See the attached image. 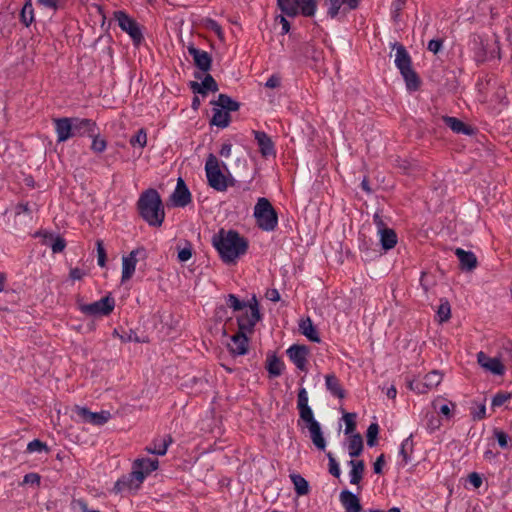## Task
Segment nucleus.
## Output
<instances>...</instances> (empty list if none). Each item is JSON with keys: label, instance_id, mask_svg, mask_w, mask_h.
Returning <instances> with one entry per match:
<instances>
[{"label": "nucleus", "instance_id": "obj_1", "mask_svg": "<svg viewBox=\"0 0 512 512\" xmlns=\"http://www.w3.org/2000/svg\"><path fill=\"white\" fill-rule=\"evenodd\" d=\"M213 245L225 263L234 262L239 256L245 254L248 243L236 231L221 229L213 236Z\"/></svg>", "mask_w": 512, "mask_h": 512}, {"label": "nucleus", "instance_id": "obj_2", "mask_svg": "<svg viewBox=\"0 0 512 512\" xmlns=\"http://www.w3.org/2000/svg\"><path fill=\"white\" fill-rule=\"evenodd\" d=\"M138 210L141 217L150 226H161L165 219V210L157 190L147 189L139 197Z\"/></svg>", "mask_w": 512, "mask_h": 512}, {"label": "nucleus", "instance_id": "obj_3", "mask_svg": "<svg viewBox=\"0 0 512 512\" xmlns=\"http://www.w3.org/2000/svg\"><path fill=\"white\" fill-rule=\"evenodd\" d=\"M158 460L151 458H139L133 462L132 472L128 477L119 479L114 485L115 493L137 489L144 479L158 468Z\"/></svg>", "mask_w": 512, "mask_h": 512}, {"label": "nucleus", "instance_id": "obj_4", "mask_svg": "<svg viewBox=\"0 0 512 512\" xmlns=\"http://www.w3.org/2000/svg\"><path fill=\"white\" fill-rule=\"evenodd\" d=\"M253 216L257 226L263 231H273L278 225V215L270 201L260 197L254 207Z\"/></svg>", "mask_w": 512, "mask_h": 512}, {"label": "nucleus", "instance_id": "obj_5", "mask_svg": "<svg viewBox=\"0 0 512 512\" xmlns=\"http://www.w3.org/2000/svg\"><path fill=\"white\" fill-rule=\"evenodd\" d=\"M394 48L396 49L395 65L400 70V73L405 80L407 89L410 91L417 90L419 88L420 81L417 74L411 67V58L408 52L401 44H395Z\"/></svg>", "mask_w": 512, "mask_h": 512}, {"label": "nucleus", "instance_id": "obj_6", "mask_svg": "<svg viewBox=\"0 0 512 512\" xmlns=\"http://www.w3.org/2000/svg\"><path fill=\"white\" fill-rule=\"evenodd\" d=\"M281 11L288 17H312L317 10L316 0H278Z\"/></svg>", "mask_w": 512, "mask_h": 512}, {"label": "nucleus", "instance_id": "obj_7", "mask_svg": "<svg viewBox=\"0 0 512 512\" xmlns=\"http://www.w3.org/2000/svg\"><path fill=\"white\" fill-rule=\"evenodd\" d=\"M205 171L208 184L217 191H225L228 188V179L220 169L217 157L210 154L205 163Z\"/></svg>", "mask_w": 512, "mask_h": 512}, {"label": "nucleus", "instance_id": "obj_8", "mask_svg": "<svg viewBox=\"0 0 512 512\" xmlns=\"http://www.w3.org/2000/svg\"><path fill=\"white\" fill-rule=\"evenodd\" d=\"M242 311L244 312L238 317L239 330L245 333H250L253 331L256 323L260 320V313L256 299L253 298Z\"/></svg>", "mask_w": 512, "mask_h": 512}, {"label": "nucleus", "instance_id": "obj_9", "mask_svg": "<svg viewBox=\"0 0 512 512\" xmlns=\"http://www.w3.org/2000/svg\"><path fill=\"white\" fill-rule=\"evenodd\" d=\"M115 19L119 27L126 32L133 42L138 45L143 40V34L138 23L123 11L115 12Z\"/></svg>", "mask_w": 512, "mask_h": 512}, {"label": "nucleus", "instance_id": "obj_10", "mask_svg": "<svg viewBox=\"0 0 512 512\" xmlns=\"http://www.w3.org/2000/svg\"><path fill=\"white\" fill-rule=\"evenodd\" d=\"M115 306V301L113 298L106 296L101 298L100 300L90 303V304H81L80 310L82 313L86 315L96 316H106L109 315Z\"/></svg>", "mask_w": 512, "mask_h": 512}, {"label": "nucleus", "instance_id": "obj_11", "mask_svg": "<svg viewBox=\"0 0 512 512\" xmlns=\"http://www.w3.org/2000/svg\"><path fill=\"white\" fill-rule=\"evenodd\" d=\"M442 379L443 375L439 371L433 370L426 374L422 381H411L409 388L419 394H424L436 388L441 383Z\"/></svg>", "mask_w": 512, "mask_h": 512}, {"label": "nucleus", "instance_id": "obj_12", "mask_svg": "<svg viewBox=\"0 0 512 512\" xmlns=\"http://www.w3.org/2000/svg\"><path fill=\"white\" fill-rule=\"evenodd\" d=\"M145 255V249L143 247H139L132 250L128 255L122 257V282H126L132 278L138 262L137 257H145Z\"/></svg>", "mask_w": 512, "mask_h": 512}, {"label": "nucleus", "instance_id": "obj_13", "mask_svg": "<svg viewBox=\"0 0 512 512\" xmlns=\"http://www.w3.org/2000/svg\"><path fill=\"white\" fill-rule=\"evenodd\" d=\"M286 353L299 370L307 371L309 349L306 346L294 344L287 349Z\"/></svg>", "mask_w": 512, "mask_h": 512}, {"label": "nucleus", "instance_id": "obj_14", "mask_svg": "<svg viewBox=\"0 0 512 512\" xmlns=\"http://www.w3.org/2000/svg\"><path fill=\"white\" fill-rule=\"evenodd\" d=\"M75 411L85 422L93 425H103L111 416L108 411L91 412L87 408L79 406L76 407Z\"/></svg>", "mask_w": 512, "mask_h": 512}, {"label": "nucleus", "instance_id": "obj_15", "mask_svg": "<svg viewBox=\"0 0 512 512\" xmlns=\"http://www.w3.org/2000/svg\"><path fill=\"white\" fill-rule=\"evenodd\" d=\"M171 201L176 207H185L191 202V193L182 178L177 180L176 188L171 195Z\"/></svg>", "mask_w": 512, "mask_h": 512}, {"label": "nucleus", "instance_id": "obj_16", "mask_svg": "<svg viewBox=\"0 0 512 512\" xmlns=\"http://www.w3.org/2000/svg\"><path fill=\"white\" fill-rule=\"evenodd\" d=\"M303 421L307 423L310 438L315 447L319 450H325L326 441L323 437L319 422L315 420L314 416H312L311 418L304 419Z\"/></svg>", "mask_w": 512, "mask_h": 512}, {"label": "nucleus", "instance_id": "obj_17", "mask_svg": "<svg viewBox=\"0 0 512 512\" xmlns=\"http://www.w3.org/2000/svg\"><path fill=\"white\" fill-rule=\"evenodd\" d=\"M54 125L58 142H65L74 137L71 118L64 117L54 119Z\"/></svg>", "mask_w": 512, "mask_h": 512}, {"label": "nucleus", "instance_id": "obj_18", "mask_svg": "<svg viewBox=\"0 0 512 512\" xmlns=\"http://www.w3.org/2000/svg\"><path fill=\"white\" fill-rule=\"evenodd\" d=\"M477 360L481 367L495 375H502L504 373V366L498 358H491L484 352H479Z\"/></svg>", "mask_w": 512, "mask_h": 512}, {"label": "nucleus", "instance_id": "obj_19", "mask_svg": "<svg viewBox=\"0 0 512 512\" xmlns=\"http://www.w3.org/2000/svg\"><path fill=\"white\" fill-rule=\"evenodd\" d=\"M188 52L193 57L195 65L201 71L207 72L210 70L212 59L206 51L197 49L191 45L188 47Z\"/></svg>", "mask_w": 512, "mask_h": 512}, {"label": "nucleus", "instance_id": "obj_20", "mask_svg": "<svg viewBox=\"0 0 512 512\" xmlns=\"http://www.w3.org/2000/svg\"><path fill=\"white\" fill-rule=\"evenodd\" d=\"M74 136H93L96 130V123L90 119L71 118Z\"/></svg>", "mask_w": 512, "mask_h": 512}, {"label": "nucleus", "instance_id": "obj_21", "mask_svg": "<svg viewBox=\"0 0 512 512\" xmlns=\"http://www.w3.org/2000/svg\"><path fill=\"white\" fill-rule=\"evenodd\" d=\"M229 350L234 355H244L248 351V338L245 332L239 330L232 336L231 343L228 345Z\"/></svg>", "mask_w": 512, "mask_h": 512}, {"label": "nucleus", "instance_id": "obj_22", "mask_svg": "<svg viewBox=\"0 0 512 512\" xmlns=\"http://www.w3.org/2000/svg\"><path fill=\"white\" fill-rule=\"evenodd\" d=\"M325 5L328 7V15L334 18L338 15L342 6L344 11L357 8L358 0H325Z\"/></svg>", "mask_w": 512, "mask_h": 512}, {"label": "nucleus", "instance_id": "obj_23", "mask_svg": "<svg viewBox=\"0 0 512 512\" xmlns=\"http://www.w3.org/2000/svg\"><path fill=\"white\" fill-rule=\"evenodd\" d=\"M455 255L460 261L461 269L471 271L477 267V258L473 252L457 248L455 250Z\"/></svg>", "mask_w": 512, "mask_h": 512}, {"label": "nucleus", "instance_id": "obj_24", "mask_svg": "<svg viewBox=\"0 0 512 512\" xmlns=\"http://www.w3.org/2000/svg\"><path fill=\"white\" fill-rule=\"evenodd\" d=\"M172 443V438L169 435L157 437L153 440L152 444L145 448L148 453L163 456L166 454L169 445Z\"/></svg>", "mask_w": 512, "mask_h": 512}, {"label": "nucleus", "instance_id": "obj_25", "mask_svg": "<svg viewBox=\"0 0 512 512\" xmlns=\"http://www.w3.org/2000/svg\"><path fill=\"white\" fill-rule=\"evenodd\" d=\"M340 502L343 505L345 512H360L361 504L356 495L348 490L340 493Z\"/></svg>", "mask_w": 512, "mask_h": 512}, {"label": "nucleus", "instance_id": "obj_26", "mask_svg": "<svg viewBox=\"0 0 512 512\" xmlns=\"http://www.w3.org/2000/svg\"><path fill=\"white\" fill-rule=\"evenodd\" d=\"M191 89L195 93L205 95L208 91L216 92L218 90V85L214 78L211 75L207 74L202 80V82H192Z\"/></svg>", "mask_w": 512, "mask_h": 512}, {"label": "nucleus", "instance_id": "obj_27", "mask_svg": "<svg viewBox=\"0 0 512 512\" xmlns=\"http://www.w3.org/2000/svg\"><path fill=\"white\" fill-rule=\"evenodd\" d=\"M308 400V393L306 389L301 388L298 392L297 408L299 410V415L302 420L314 416L313 411L308 404Z\"/></svg>", "mask_w": 512, "mask_h": 512}, {"label": "nucleus", "instance_id": "obj_28", "mask_svg": "<svg viewBox=\"0 0 512 512\" xmlns=\"http://www.w3.org/2000/svg\"><path fill=\"white\" fill-rule=\"evenodd\" d=\"M254 134L261 154L263 156L274 154V145L271 138L265 132L255 131Z\"/></svg>", "mask_w": 512, "mask_h": 512}, {"label": "nucleus", "instance_id": "obj_29", "mask_svg": "<svg viewBox=\"0 0 512 512\" xmlns=\"http://www.w3.org/2000/svg\"><path fill=\"white\" fill-rule=\"evenodd\" d=\"M299 330L300 332L307 337L312 342H320V337L318 335V332L313 325L312 320L308 317L306 319H302L299 323Z\"/></svg>", "mask_w": 512, "mask_h": 512}, {"label": "nucleus", "instance_id": "obj_30", "mask_svg": "<svg viewBox=\"0 0 512 512\" xmlns=\"http://www.w3.org/2000/svg\"><path fill=\"white\" fill-rule=\"evenodd\" d=\"M326 389L335 397L342 399L345 397V391L342 388L338 378L334 374L325 376Z\"/></svg>", "mask_w": 512, "mask_h": 512}, {"label": "nucleus", "instance_id": "obj_31", "mask_svg": "<svg viewBox=\"0 0 512 512\" xmlns=\"http://www.w3.org/2000/svg\"><path fill=\"white\" fill-rule=\"evenodd\" d=\"M442 120L455 133L472 134V129L455 117L443 116Z\"/></svg>", "mask_w": 512, "mask_h": 512}, {"label": "nucleus", "instance_id": "obj_32", "mask_svg": "<svg viewBox=\"0 0 512 512\" xmlns=\"http://www.w3.org/2000/svg\"><path fill=\"white\" fill-rule=\"evenodd\" d=\"M380 242L384 250L392 249L397 243V235L394 230L389 228H380Z\"/></svg>", "mask_w": 512, "mask_h": 512}, {"label": "nucleus", "instance_id": "obj_33", "mask_svg": "<svg viewBox=\"0 0 512 512\" xmlns=\"http://www.w3.org/2000/svg\"><path fill=\"white\" fill-rule=\"evenodd\" d=\"M211 125H215L220 128H225L230 123V114L229 112L214 106L213 108V116L210 121Z\"/></svg>", "mask_w": 512, "mask_h": 512}, {"label": "nucleus", "instance_id": "obj_34", "mask_svg": "<svg viewBox=\"0 0 512 512\" xmlns=\"http://www.w3.org/2000/svg\"><path fill=\"white\" fill-rule=\"evenodd\" d=\"M349 465L351 466V471L349 473L350 483L357 485L362 480V477H363V473H364V469H365L364 462L362 460H360V461L351 460V461H349Z\"/></svg>", "mask_w": 512, "mask_h": 512}, {"label": "nucleus", "instance_id": "obj_35", "mask_svg": "<svg viewBox=\"0 0 512 512\" xmlns=\"http://www.w3.org/2000/svg\"><path fill=\"white\" fill-rule=\"evenodd\" d=\"M227 112L237 111L239 109V103L234 101L231 97L226 94H220L218 99L212 103Z\"/></svg>", "mask_w": 512, "mask_h": 512}, {"label": "nucleus", "instance_id": "obj_36", "mask_svg": "<svg viewBox=\"0 0 512 512\" xmlns=\"http://www.w3.org/2000/svg\"><path fill=\"white\" fill-rule=\"evenodd\" d=\"M266 368L272 377H278L282 374L284 363L275 355H270L267 358Z\"/></svg>", "mask_w": 512, "mask_h": 512}, {"label": "nucleus", "instance_id": "obj_37", "mask_svg": "<svg viewBox=\"0 0 512 512\" xmlns=\"http://www.w3.org/2000/svg\"><path fill=\"white\" fill-rule=\"evenodd\" d=\"M363 450V440L360 434L352 435L348 440V452L351 457H357Z\"/></svg>", "mask_w": 512, "mask_h": 512}, {"label": "nucleus", "instance_id": "obj_38", "mask_svg": "<svg viewBox=\"0 0 512 512\" xmlns=\"http://www.w3.org/2000/svg\"><path fill=\"white\" fill-rule=\"evenodd\" d=\"M290 479L297 495L303 496L309 493V484L300 474L293 473L290 475Z\"/></svg>", "mask_w": 512, "mask_h": 512}, {"label": "nucleus", "instance_id": "obj_39", "mask_svg": "<svg viewBox=\"0 0 512 512\" xmlns=\"http://www.w3.org/2000/svg\"><path fill=\"white\" fill-rule=\"evenodd\" d=\"M20 17H21L22 22L26 26H29L33 22L34 10H33V6H32V0L26 1V3L24 4V6L21 10Z\"/></svg>", "mask_w": 512, "mask_h": 512}, {"label": "nucleus", "instance_id": "obj_40", "mask_svg": "<svg viewBox=\"0 0 512 512\" xmlns=\"http://www.w3.org/2000/svg\"><path fill=\"white\" fill-rule=\"evenodd\" d=\"M451 316V307L447 300L441 301L438 310L437 317L440 323L446 322Z\"/></svg>", "mask_w": 512, "mask_h": 512}, {"label": "nucleus", "instance_id": "obj_41", "mask_svg": "<svg viewBox=\"0 0 512 512\" xmlns=\"http://www.w3.org/2000/svg\"><path fill=\"white\" fill-rule=\"evenodd\" d=\"M441 400L440 398H437L435 399L433 402H432V406L435 410H439V412L441 414H443L444 416H446L447 418L451 417V407H455V404L454 403H451V402H444V403H440Z\"/></svg>", "mask_w": 512, "mask_h": 512}, {"label": "nucleus", "instance_id": "obj_42", "mask_svg": "<svg viewBox=\"0 0 512 512\" xmlns=\"http://www.w3.org/2000/svg\"><path fill=\"white\" fill-rule=\"evenodd\" d=\"M27 452L28 453H48L49 448L46 443L40 441L39 439H34L27 445Z\"/></svg>", "mask_w": 512, "mask_h": 512}, {"label": "nucleus", "instance_id": "obj_43", "mask_svg": "<svg viewBox=\"0 0 512 512\" xmlns=\"http://www.w3.org/2000/svg\"><path fill=\"white\" fill-rule=\"evenodd\" d=\"M413 442L411 439V436L407 437L403 442L401 443L399 455L402 457L404 464H406L409 461V455L412 451Z\"/></svg>", "mask_w": 512, "mask_h": 512}, {"label": "nucleus", "instance_id": "obj_44", "mask_svg": "<svg viewBox=\"0 0 512 512\" xmlns=\"http://www.w3.org/2000/svg\"><path fill=\"white\" fill-rule=\"evenodd\" d=\"M130 144L135 147L139 146L140 148H144L147 144V134L143 129L137 131V133L131 137Z\"/></svg>", "mask_w": 512, "mask_h": 512}, {"label": "nucleus", "instance_id": "obj_45", "mask_svg": "<svg viewBox=\"0 0 512 512\" xmlns=\"http://www.w3.org/2000/svg\"><path fill=\"white\" fill-rule=\"evenodd\" d=\"M379 433V426L377 423H372L367 429V445L373 447L376 444L377 435Z\"/></svg>", "mask_w": 512, "mask_h": 512}, {"label": "nucleus", "instance_id": "obj_46", "mask_svg": "<svg viewBox=\"0 0 512 512\" xmlns=\"http://www.w3.org/2000/svg\"><path fill=\"white\" fill-rule=\"evenodd\" d=\"M227 304L235 311H242L248 303L241 302L235 295L230 294L227 299Z\"/></svg>", "mask_w": 512, "mask_h": 512}, {"label": "nucleus", "instance_id": "obj_47", "mask_svg": "<svg viewBox=\"0 0 512 512\" xmlns=\"http://www.w3.org/2000/svg\"><path fill=\"white\" fill-rule=\"evenodd\" d=\"M92 137H93V141H92L91 149L96 153L103 152L107 146L105 139L99 138L95 134Z\"/></svg>", "mask_w": 512, "mask_h": 512}, {"label": "nucleus", "instance_id": "obj_48", "mask_svg": "<svg viewBox=\"0 0 512 512\" xmlns=\"http://www.w3.org/2000/svg\"><path fill=\"white\" fill-rule=\"evenodd\" d=\"M327 457L329 460V472L336 478H338L341 474L339 464L337 463L336 459L332 455L331 452L327 453Z\"/></svg>", "mask_w": 512, "mask_h": 512}, {"label": "nucleus", "instance_id": "obj_49", "mask_svg": "<svg viewBox=\"0 0 512 512\" xmlns=\"http://www.w3.org/2000/svg\"><path fill=\"white\" fill-rule=\"evenodd\" d=\"M97 246V263L99 266L104 267L106 264V251L101 240L96 242Z\"/></svg>", "mask_w": 512, "mask_h": 512}, {"label": "nucleus", "instance_id": "obj_50", "mask_svg": "<svg viewBox=\"0 0 512 512\" xmlns=\"http://www.w3.org/2000/svg\"><path fill=\"white\" fill-rule=\"evenodd\" d=\"M511 398L510 393H497L492 399V407H500Z\"/></svg>", "mask_w": 512, "mask_h": 512}, {"label": "nucleus", "instance_id": "obj_51", "mask_svg": "<svg viewBox=\"0 0 512 512\" xmlns=\"http://www.w3.org/2000/svg\"><path fill=\"white\" fill-rule=\"evenodd\" d=\"M354 417H355V414H351V413H347L343 417L345 424H346V427H345L346 434L352 433L355 429Z\"/></svg>", "mask_w": 512, "mask_h": 512}, {"label": "nucleus", "instance_id": "obj_52", "mask_svg": "<svg viewBox=\"0 0 512 512\" xmlns=\"http://www.w3.org/2000/svg\"><path fill=\"white\" fill-rule=\"evenodd\" d=\"M65 246V240L61 237H56L55 239H53L51 249L54 253H60L64 250Z\"/></svg>", "mask_w": 512, "mask_h": 512}, {"label": "nucleus", "instance_id": "obj_53", "mask_svg": "<svg viewBox=\"0 0 512 512\" xmlns=\"http://www.w3.org/2000/svg\"><path fill=\"white\" fill-rule=\"evenodd\" d=\"M494 435L500 447L506 448L508 446V436L505 432L501 430H495Z\"/></svg>", "mask_w": 512, "mask_h": 512}, {"label": "nucleus", "instance_id": "obj_54", "mask_svg": "<svg viewBox=\"0 0 512 512\" xmlns=\"http://www.w3.org/2000/svg\"><path fill=\"white\" fill-rule=\"evenodd\" d=\"M192 257L191 247H184L178 252V260L180 262H186Z\"/></svg>", "mask_w": 512, "mask_h": 512}, {"label": "nucleus", "instance_id": "obj_55", "mask_svg": "<svg viewBox=\"0 0 512 512\" xmlns=\"http://www.w3.org/2000/svg\"><path fill=\"white\" fill-rule=\"evenodd\" d=\"M442 48V41L439 39H432L429 41L427 49L434 54L438 53Z\"/></svg>", "mask_w": 512, "mask_h": 512}, {"label": "nucleus", "instance_id": "obj_56", "mask_svg": "<svg viewBox=\"0 0 512 512\" xmlns=\"http://www.w3.org/2000/svg\"><path fill=\"white\" fill-rule=\"evenodd\" d=\"M24 484H36L40 483V476L37 473H29L24 476L23 479Z\"/></svg>", "mask_w": 512, "mask_h": 512}, {"label": "nucleus", "instance_id": "obj_57", "mask_svg": "<svg viewBox=\"0 0 512 512\" xmlns=\"http://www.w3.org/2000/svg\"><path fill=\"white\" fill-rule=\"evenodd\" d=\"M281 78L278 75H272L265 83L267 88H277L280 86Z\"/></svg>", "mask_w": 512, "mask_h": 512}, {"label": "nucleus", "instance_id": "obj_58", "mask_svg": "<svg viewBox=\"0 0 512 512\" xmlns=\"http://www.w3.org/2000/svg\"><path fill=\"white\" fill-rule=\"evenodd\" d=\"M468 480L470 484L473 485L475 488H479L482 485V478L476 472L469 474Z\"/></svg>", "mask_w": 512, "mask_h": 512}, {"label": "nucleus", "instance_id": "obj_59", "mask_svg": "<svg viewBox=\"0 0 512 512\" xmlns=\"http://www.w3.org/2000/svg\"><path fill=\"white\" fill-rule=\"evenodd\" d=\"M384 465V455H380L374 463V472L376 474L382 473V467Z\"/></svg>", "mask_w": 512, "mask_h": 512}, {"label": "nucleus", "instance_id": "obj_60", "mask_svg": "<svg viewBox=\"0 0 512 512\" xmlns=\"http://www.w3.org/2000/svg\"><path fill=\"white\" fill-rule=\"evenodd\" d=\"M60 0H38L46 8L56 9Z\"/></svg>", "mask_w": 512, "mask_h": 512}, {"label": "nucleus", "instance_id": "obj_61", "mask_svg": "<svg viewBox=\"0 0 512 512\" xmlns=\"http://www.w3.org/2000/svg\"><path fill=\"white\" fill-rule=\"evenodd\" d=\"M232 146L229 143H224L220 150V155L222 157L228 158L231 155Z\"/></svg>", "mask_w": 512, "mask_h": 512}, {"label": "nucleus", "instance_id": "obj_62", "mask_svg": "<svg viewBox=\"0 0 512 512\" xmlns=\"http://www.w3.org/2000/svg\"><path fill=\"white\" fill-rule=\"evenodd\" d=\"M32 212L30 206L28 203H20L17 205L16 207V213L17 214H21V213H28L30 214Z\"/></svg>", "mask_w": 512, "mask_h": 512}, {"label": "nucleus", "instance_id": "obj_63", "mask_svg": "<svg viewBox=\"0 0 512 512\" xmlns=\"http://www.w3.org/2000/svg\"><path fill=\"white\" fill-rule=\"evenodd\" d=\"M84 276V272L79 268H74L70 271V278L73 280H80Z\"/></svg>", "mask_w": 512, "mask_h": 512}, {"label": "nucleus", "instance_id": "obj_64", "mask_svg": "<svg viewBox=\"0 0 512 512\" xmlns=\"http://www.w3.org/2000/svg\"><path fill=\"white\" fill-rule=\"evenodd\" d=\"M440 426V421L435 418L434 416H431L429 422H428V428L430 429V431H434L436 429H438Z\"/></svg>", "mask_w": 512, "mask_h": 512}]
</instances>
